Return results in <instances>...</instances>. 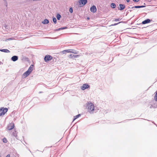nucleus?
<instances>
[{
	"instance_id": "393cba45",
	"label": "nucleus",
	"mask_w": 157,
	"mask_h": 157,
	"mask_svg": "<svg viewBox=\"0 0 157 157\" xmlns=\"http://www.w3.org/2000/svg\"><path fill=\"white\" fill-rule=\"evenodd\" d=\"M121 22H120L118 23H115L113 25H112V26H114V25H117V24H118L119 23H120Z\"/></svg>"
},
{
	"instance_id": "b1692460",
	"label": "nucleus",
	"mask_w": 157,
	"mask_h": 157,
	"mask_svg": "<svg viewBox=\"0 0 157 157\" xmlns=\"http://www.w3.org/2000/svg\"><path fill=\"white\" fill-rule=\"evenodd\" d=\"M69 11L71 13H72L73 12V9L72 8H70L69 9Z\"/></svg>"
},
{
	"instance_id": "a211bd4d",
	"label": "nucleus",
	"mask_w": 157,
	"mask_h": 157,
	"mask_svg": "<svg viewBox=\"0 0 157 157\" xmlns=\"http://www.w3.org/2000/svg\"><path fill=\"white\" fill-rule=\"evenodd\" d=\"M154 100L156 101H157V90L155 92V94L154 97Z\"/></svg>"
},
{
	"instance_id": "dca6fc26",
	"label": "nucleus",
	"mask_w": 157,
	"mask_h": 157,
	"mask_svg": "<svg viewBox=\"0 0 157 157\" xmlns=\"http://www.w3.org/2000/svg\"><path fill=\"white\" fill-rule=\"evenodd\" d=\"M81 115L80 114H78V115L75 116L74 117L73 121H74L77 118L79 117Z\"/></svg>"
},
{
	"instance_id": "1a4fd4ad",
	"label": "nucleus",
	"mask_w": 157,
	"mask_h": 157,
	"mask_svg": "<svg viewBox=\"0 0 157 157\" xmlns=\"http://www.w3.org/2000/svg\"><path fill=\"white\" fill-rule=\"evenodd\" d=\"M90 10L93 13H95L97 10L96 6H93L90 8Z\"/></svg>"
},
{
	"instance_id": "ddd939ff",
	"label": "nucleus",
	"mask_w": 157,
	"mask_h": 157,
	"mask_svg": "<svg viewBox=\"0 0 157 157\" xmlns=\"http://www.w3.org/2000/svg\"><path fill=\"white\" fill-rule=\"evenodd\" d=\"M125 6L123 4H120L119 5V9L121 10H124L125 8Z\"/></svg>"
},
{
	"instance_id": "20e7f679",
	"label": "nucleus",
	"mask_w": 157,
	"mask_h": 157,
	"mask_svg": "<svg viewBox=\"0 0 157 157\" xmlns=\"http://www.w3.org/2000/svg\"><path fill=\"white\" fill-rule=\"evenodd\" d=\"M52 59V57L50 55H46L44 57V60L45 62H47L48 61Z\"/></svg>"
},
{
	"instance_id": "bb28decb",
	"label": "nucleus",
	"mask_w": 157,
	"mask_h": 157,
	"mask_svg": "<svg viewBox=\"0 0 157 157\" xmlns=\"http://www.w3.org/2000/svg\"><path fill=\"white\" fill-rule=\"evenodd\" d=\"M65 52H66V51H65V50H63V51H62V53H63V54H65Z\"/></svg>"
},
{
	"instance_id": "a878e982",
	"label": "nucleus",
	"mask_w": 157,
	"mask_h": 157,
	"mask_svg": "<svg viewBox=\"0 0 157 157\" xmlns=\"http://www.w3.org/2000/svg\"><path fill=\"white\" fill-rule=\"evenodd\" d=\"M12 135H13V136H16V133L13 132V133L12 134Z\"/></svg>"
},
{
	"instance_id": "aec40b11",
	"label": "nucleus",
	"mask_w": 157,
	"mask_h": 157,
	"mask_svg": "<svg viewBox=\"0 0 157 157\" xmlns=\"http://www.w3.org/2000/svg\"><path fill=\"white\" fill-rule=\"evenodd\" d=\"M111 6L112 8H114L115 7H116V5L115 4H114V3H112L111 4Z\"/></svg>"
},
{
	"instance_id": "412c9836",
	"label": "nucleus",
	"mask_w": 157,
	"mask_h": 157,
	"mask_svg": "<svg viewBox=\"0 0 157 157\" xmlns=\"http://www.w3.org/2000/svg\"><path fill=\"white\" fill-rule=\"evenodd\" d=\"M66 27H61L60 28H59V29H56V30L57 31H59L60 30H62L65 29Z\"/></svg>"
},
{
	"instance_id": "39448f33",
	"label": "nucleus",
	"mask_w": 157,
	"mask_h": 157,
	"mask_svg": "<svg viewBox=\"0 0 157 157\" xmlns=\"http://www.w3.org/2000/svg\"><path fill=\"white\" fill-rule=\"evenodd\" d=\"M14 124L13 123L9 124L7 126V129L8 130H10L14 128Z\"/></svg>"
},
{
	"instance_id": "2f4dec72",
	"label": "nucleus",
	"mask_w": 157,
	"mask_h": 157,
	"mask_svg": "<svg viewBox=\"0 0 157 157\" xmlns=\"http://www.w3.org/2000/svg\"><path fill=\"white\" fill-rule=\"evenodd\" d=\"M87 19H89V17H88V18H87Z\"/></svg>"
},
{
	"instance_id": "2eb2a0df",
	"label": "nucleus",
	"mask_w": 157,
	"mask_h": 157,
	"mask_svg": "<svg viewBox=\"0 0 157 157\" xmlns=\"http://www.w3.org/2000/svg\"><path fill=\"white\" fill-rule=\"evenodd\" d=\"M42 23L44 24H47L49 23V21L47 19H44L42 22Z\"/></svg>"
},
{
	"instance_id": "f3484780",
	"label": "nucleus",
	"mask_w": 157,
	"mask_h": 157,
	"mask_svg": "<svg viewBox=\"0 0 157 157\" xmlns=\"http://www.w3.org/2000/svg\"><path fill=\"white\" fill-rule=\"evenodd\" d=\"M145 7V6H134L132 8H141L144 7Z\"/></svg>"
},
{
	"instance_id": "9d476101",
	"label": "nucleus",
	"mask_w": 157,
	"mask_h": 157,
	"mask_svg": "<svg viewBox=\"0 0 157 157\" xmlns=\"http://www.w3.org/2000/svg\"><path fill=\"white\" fill-rule=\"evenodd\" d=\"M79 55H75L73 54H70L69 56V58L71 59L73 58H76L77 57L79 56Z\"/></svg>"
},
{
	"instance_id": "c85d7f7f",
	"label": "nucleus",
	"mask_w": 157,
	"mask_h": 157,
	"mask_svg": "<svg viewBox=\"0 0 157 157\" xmlns=\"http://www.w3.org/2000/svg\"><path fill=\"white\" fill-rule=\"evenodd\" d=\"M6 157H10V155L9 154L7 155V156H6Z\"/></svg>"
},
{
	"instance_id": "6e6552de",
	"label": "nucleus",
	"mask_w": 157,
	"mask_h": 157,
	"mask_svg": "<svg viewBox=\"0 0 157 157\" xmlns=\"http://www.w3.org/2000/svg\"><path fill=\"white\" fill-rule=\"evenodd\" d=\"M87 2V0H80L79 1L80 5L83 6Z\"/></svg>"
},
{
	"instance_id": "f257e3e1",
	"label": "nucleus",
	"mask_w": 157,
	"mask_h": 157,
	"mask_svg": "<svg viewBox=\"0 0 157 157\" xmlns=\"http://www.w3.org/2000/svg\"><path fill=\"white\" fill-rule=\"evenodd\" d=\"M33 65H31L29 67L28 71L22 75V78H24L29 75L33 70Z\"/></svg>"
},
{
	"instance_id": "7c9ffc66",
	"label": "nucleus",
	"mask_w": 157,
	"mask_h": 157,
	"mask_svg": "<svg viewBox=\"0 0 157 157\" xmlns=\"http://www.w3.org/2000/svg\"><path fill=\"white\" fill-rule=\"evenodd\" d=\"M126 1L127 2H128L129 1V0H126Z\"/></svg>"
},
{
	"instance_id": "cd10ccee",
	"label": "nucleus",
	"mask_w": 157,
	"mask_h": 157,
	"mask_svg": "<svg viewBox=\"0 0 157 157\" xmlns=\"http://www.w3.org/2000/svg\"><path fill=\"white\" fill-rule=\"evenodd\" d=\"M119 19H115V21H119Z\"/></svg>"
},
{
	"instance_id": "5701e85b",
	"label": "nucleus",
	"mask_w": 157,
	"mask_h": 157,
	"mask_svg": "<svg viewBox=\"0 0 157 157\" xmlns=\"http://www.w3.org/2000/svg\"><path fill=\"white\" fill-rule=\"evenodd\" d=\"M3 142L5 143H6L7 142V140L5 138H4L3 140Z\"/></svg>"
},
{
	"instance_id": "f8f14e48",
	"label": "nucleus",
	"mask_w": 157,
	"mask_h": 157,
	"mask_svg": "<svg viewBox=\"0 0 157 157\" xmlns=\"http://www.w3.org/2000/svg\"><path fill=\"white\" fill-rule=\"evenodd\" d=\"M18 59V57L17 56H14L11 58V60L13 61H15Z\"/></svg>"
},
{
	"instance_id": "9b49d317",
	"label": "nucleus",
	"mask_w": 157,
	"mask_h": 157,
	"mask_svg": "<svg viewBox=\"0 0 157 157\" xmlns=\"http://www.w3.org/2000/svg\"><path fill=\"white\" fill-rule=\"evenodd\" d=\"M151 22V20L150 19H147L144 21H143L142 22V24H147V23H150V22Z\"/></svg>"
},
{
	"instance_id": "6ab92c4d",
	"label": "nucleus",
	"mask_w": 157,
	"mask_h": 157,
	"mask_svg": "<svg viewBox=\"0 0 157 157\" xmlns=\"http://www.w3.org/2000/svg\"><path fill=\"white\" fill-rule=\"evenodd\" d=\"M56 17L58 20H59L61 17V15L59 14H57Z\"/></svg>"
},
{
	"instance_id": "4468645a",
	"label": "nucleus",
	"mask_w": 157,
	"mask_h": 157,
	"mask_svg": "<svg viewBox=\"0 0 157 157\" xmlns=\"http://www.w3.org/2000/svg\"><path fill=\"white\" fill-rule=\"evenodd\" d=\"M0 51L1 52H4L6 53H9L10 52V51L6 49H1Z\"/></svg>"
},
{
	"instance_id": "c756f323",
	"label": "nucleus",
	"mask_w": 157,
	"mask_h": 157,
	"mask_svg": "<svg viewBox=\"0 0 157 157\" xmlns=\"http://www.w3.org/2000/svg\"><path fill=\"white\" fill-rule=\"evenodd\" d=\"M135 2H138L139 0H133Z\"/></svg>"
},
{
	"instance_id": "7ed1b4c3",
	"label": "nucleus",
	"mask_w": 157,
	"mask_h": 157,
	"mask_svg": "<svg viewBox=\"0 0 157 157\" xmlns=\"http://www.w3.org/2000/svg\"><path fill=\"white\" fill-rule=\"evenodd\" d=\"M7 108L2 107L0 108V116L4 115L8 111Z\"/></svg>"
},
{
	"instance_id": "4be33fe9",
	"label": "nucleus",
	"mask_w": 157,
	"mask_h": 157,
	"mask_svg": "<svg viewBox=\"0 0 157 157\" xmlns=\"http://www.w3.org/2000/svg\"><path fill=\"white\" fill-rule=\"evenodd\" d=\"M53 22L55 23L56 24L57 22V20L56 19L55 17H53Z\"/></svg>"
},
{
	"instance_id": "0eeeda50",
	"label": "nucleus",
	"mask_w": 157,
	"mask_h": 157,
	"mask_svg": "<svg viewBox=\"0 0 157 157\" xmlns=\"http://www.w3.org/2000/svg\"><path fill=\"white\" fill-rule=\"evenodd\" d=\"M90 87L89 86L86 84H84L81 87V89L82 90H84L85 89L88 88Z\"/></svg>"
},
{
	"instance_id": "423d86ee",
	"label": "nucleus",
	"mask_w": 157,
	"mask_h": 157,
	"mask_svg": "<svg viewBox=\"0 0 157 157\" xmlns=\"http://www.w3.org/2000/svg\"><path fill=\"white\" fill-rule=\"evenodd\" d=\"M65 51L67 53H71L75 54H77L78 53V52H77L76 50L72 49L65 50Z\"/></svg>"
},
{
	"instance_id": "f03ea898",
	"label": "nucleus",
	"mask_w": 157,
	"mask_h": 157,
	"mask_svg": "<svg viewBox=\"0 0 157 157\" xmlns=\"http://www.w3.org/2000/svg\"><path fill=\"white\" fill-rule=\"evenodd\" d=\"M95 107L93 103L90 102H88L87 104L86 108L90 111H93L94 110Z\"/></svg>"
}]
</instances>
